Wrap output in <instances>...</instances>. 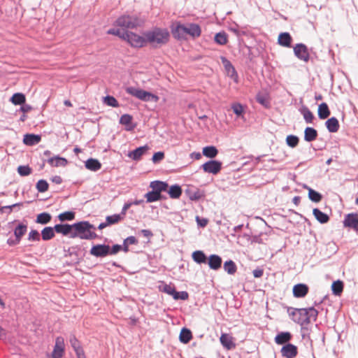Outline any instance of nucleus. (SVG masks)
<instances>
[{
	"instance_id": "0e129e2a",
	"label": "nucleus",
	"mask_w": 358,
	"mask_h": 358,
	"mask_svg": "<svg viewBox=\"0 0 358 358\" xmlns=\"http://www.w3.org/2000/svg\"><path fill=\"white\" fill-rule=\"evenodd\" d=\"M124 241L128 245H136L138 243L137 239L132 236L127 237Z\"/></svg>"
},
{
	"instance_id": "72a5a7b5",
	"label": "nucleus",
	"mask_w": 358,
	"mask_h": 358,
	"mask_svg": "<svg viewBox=\"0 0 358 358\" xmlns=\"http://www.w3.org/2000/svg\"><path fill=\"white\" fill-rule=\"evenodd\" d=\"M41 236L43 241H49L55 236V229L51 227H45L41 231Z\"/></svg>"
},
{
	"instance_id": "37998d69",
	"label": "nucleus",
	"mask_w": 358,
	"mask_h": 358,
	"mask_svg": "<svg viewBox=\"0 0 358 358\" xmlns=\"http://www.w3.org/2000/svg\"><path fill=\"white\" fill-rule=\"evenodd\" d=\"M148 203L157 201L161 199V194L152 190L145 194Z\"/></svg>"
},
{
	"instance_id": "052dcab7",
	"label": "nucleus",
	"mask_w": 358,
	"mask_h": 358,
	"mask_svg": "<svg viewBox=\"0 0 358 358\" xmlns=\"http://www.w3.org/2000/svg\"><path fill=\"white\" fill-rule=\"evenodd\" d=\"M164 157V153L163 152H155L152 156V162L154 163H157L162 160Z\"/></svg>"
},
{
	"instance_id": "2eb2a0df",
	"label": "nucleus",
	"mask_w": 358,
	"mask_h": 358,
	"mask_svg": "<svg viewBox=\"0 0 358 358\" xmlns=\"http://www.w3.org/2000/svg\"><path fill=\"white\" fill-rule=\"evenodd\" d=\"M220 341L222 346L227 350H231L236 348L234 338L228 334H222Z\"/></svg>"
},
{
	"instance_id": "a211bd4d",
	"label": "nucleus",
	"mask_w": 358,
	"mask_h": 358,
	"mask_svg": "<svg viewBox=\"0 0 358 358\" xmlns=\"http://www.w3.org/2000/svg\"><path fill=\"white\" fill-rule=\"evenodd\" d=\"M309 290L305 284H297L293 287V295L296 298H303L306 296Z\"/></svg>"
},
{
	"instance_id": "473e14b6",
	"label": "nucleus",
	"mask_w": 358,
	"mask_h": 358,
	"mask_svg": "<svg viewBox=\"0 0 358 358\" xmlns=\"http://www.w3.org/2000/svg\"><path fill=\"white\" fill-rule=\"evenodd\" d=\"M167 187V183L161 181H153L150 183V187L160 194L162 192L166 190Z\"/></svg>"
},
{
	"instance_id": "a878e982",
	"label": "nucleus",
	"mask_w": 358,
	"mask_h": 358,
	"mask_svg": "<svg viewBox=\"0 0 358 358\" xmlns=\"http://www.w3.org/2000/svg\"><path fill=\"white\" fill-rule=\"evenodd\" d=\"M278 43L284 47H290L292 42V37L287 32L280 34L278 39Z\"/></svg>"
},
{
	"instance_id": "8fccbe9b",
	"label": "nucleus",
	"mask_w": 358,
	"mask_h": 358,
	"mask_svg": "<svg viewBox=\"0 0 358 358\" xmlns=\"http://www.w3.org/2000/svg\"><path fill=\"white\" fill-rule=\"evenodd\" d=\"M48 183L45 180H39L36 183V189L39 192H45L48 189Z\"/></svg>"
},
{
	"instance_id": "a18cd8bd",
	"label": "nucleus",
	"mask_w": 358,
	"mask_h": 358,
	"mask_svg": "<svg viewBox=\"0 0 358 358\" xmlns=\"http://www.w3.org/2000/svg\"><path fill=\"white\" fill-rule=\"evenodd\" d=\"M124 218L120 214H114L106 217V220L108 225L115 224L122 220Z\"/></svg>"
},
{
	"instance_id": "f704fd0d",
	"label": "nucleus",
	"mask_w": 358,
	"mask_h": 358,
	"mask_svg": "<svg viewBox=\"0 0 358 358\" xmlns=\"http://www.w3.org/2000/svg\"><path fill=\"white\" fill-rule=\"evenodd\" d=\"M192 332L190 330H189L188 329H186V328H183L181 330L180 336H179L180 342H182L185 344L188 343L190 341V340L192 339Z\"/></svg>"
},
{
	"instance_id": "f03ea898",
	"label": "nucleus",
	"mask_w": 358,
	"mask_h": 358,
	"mask_svg": "<svg viewBox=\"0 0 358 358\" xmlns=\"http://www.w3.org/2000/svg\"><path fill=\"white\" fill-rule=\"evenodd\" d=\"M107 34L119 36L134 48L143 47L146 43L145 36H141L134 32L123 31L118 28L110 29L107 31Z\"/></svg>"
},
{
	"instance_id": "7ed1b4c3",
	"label": "nucleus",
	"mask_w": 358,
	"mask_h": 358,
	"mask_svg": "<svg viewBox=\"0 0 358 358\" xmlns=\"http://www.w3.org/2000/svg\"><path fill=\"white\" fill-rule=\"evenodd\" d=\"M95 227L89 222L83 221L73 224V231L71 238L78 237L81 239L92 240L96 237V234L92 231Z\"/></svg>"
},
{
	"instance_id": "0eeeda50",
	"label": "nucleus",
	"mask_w": 358,
	"mask_h": 358,
	"mask_svg": "<svg viewBox=\"0 0 358 358\" xmlns=\"http://www.w3.org/2000/svg\"><path fill=\"white\" fill-rule=\"evenodd\" d=\"M292 310L289 312V315L294 322L300 325L308 324V317L306 308H292Z\"/></svg>"
},
{
	"instance_id": "2f4dec72",
	"label": "nucleus",
	"mask_w": 358,
	"mask_h": 358,
	"mask_svg": "<svg viewBox=\"0 0 358 358\" xmlns=\"http://www.w3.org/2000/svg\"><path fill=\"white\" fill-rule=\"evenodd\" d=\"M330 115V110L326 103H322L318 107V116L320 119L327 118Z\"/></svg>"
},
{
	"instance_id": "09e8293b",
	"label": "nucleus",
	"mask_w": 358,
	"mask_h": 358,
	"mask_svg": "<svg viewBox=\"0 0 358 358\" xmlns=\"http://www.w3.org/2000/svg\"><path fill=\"white\" fill-rule=\"evenodd\" d=\"M332 292L336 295H339L343 289V282L340 280L334 282L331 286Z\"/></svg>"
},
{
	"instance_id": "4c0bfd02",
	"label": "nucleus",
	"mask_w": 358,
	"mask_h": 358,
	"mask_svg": "<svg viewBox=\"0 0 358 358\" xmlns=\"http://www.w3.org/2000/svg\"><path fill=\"white\" fill-rule=\"evenodd\" d=\"M224 269L228 274L234 275L236 272L237 267L232 260H228L224 264Z\"/></svg>"
},
{
	"instance_id": "f8f14e48",
	"label": "nucleus",
	"mask_w": 358,
	"mask_h": 358,
	"mask_svg": "<svg viewBox=\"0 0 358 358\" xmlns=\"http://www.w3.org/2000/svg\"><path fill=\"white\" fill-rule=\"evenodd\" d=\"M280 353L283 357L294 358L298 354V348L293 344L287 343L282 346Z\"/></svg>"
},
{
	"instance_id": "20e7f679",
	"label": "nucleus",
	"mask_w": 358,
	"mask_h": 358,
	"mask_svg": "<svg viewBox=\"0 0 358 358\" xmlns=\"http://www.w3.org/2000/svg\"><path fill=\"white\" fill-rule=\"evenodd\" d=\"M146 43L154 47H159L166 44L169 40V33L166 29L155 27L144 33Z\"/></svg>"
},
{
	"instance_id": "dca6fc26",
	"label": "nucleus",
	"mask_w": 358,
	"mask_h": 358,
	"mask_svg": "<svg viewBox=\"0 0 358 358\" xmlns=\"http://www.w3.org/2000/svg\"><path fill=\"white\" fill-rule=\"evenodd\" d=\"M207 260L210 269L217 271L221 268L222 259L219 255H210Z\"/></svg>"
},
{
	"instance_id": "c9c22d12",
	"label": "nucleus",
	"mask_w": 358,
	"mask_h": 358,
	"mask_svg": "<svg viewBox=\"0 0 358 358\" xmlns=\"http://www.w3.org/2000/svg\"><path fill=\"white\" fill-rule=\"evenodd\" d=\"M203 155L209 158H214L218 153L217 149L215 146H206L203 148Z\"/></svg>"
},
{
	"instance_id": "864d4df0",
	"label": "nucleus",
	"mask_w": 358,
	"mask_h": 358,
	"mask_svg": "<svg viewBox=\"0 0 358 358\" xmlns=\"http://www.w3.org/2000/svg\"><path fill=\"white\" fill-rule=\"evenodd\" d=\"M17 172L21 176H27L31 173V169L29 166H19Z\"/></svg>"
},
{
	"instance_id": "ea45409f",
	"label": "nucleus",
	"mask_w": 358,
	"mask_h": 358,
	"mask_svg": "<svg viewBox=\"0 0 358 358\" xmlns=\"http://www.w3.org/2000/svg\"><path fill=\"white\" fill-rule=\"evenodd\" d=\"M51 215L48 213H42L37 215L36 222L41 224H46L51 220Z\"/></svg>"
},
{
	"instance_id": "9b49d317",
	"label": "nucleus",
	"mask_w": 358,
	"mask_h": 358,
	"mask_svg": "<svg viewBox=\"0 0 358 358\" xmlns=\"http://www.w3.org/2000/svg\"><path fill=\"white\" fill-rule=\"evenodd\" d=\"M110 246L108 245H96L90 250V254L96 257H103L109 255Z\"/></svg>"
},
{
	"instance_id": "9d476101",
	"label": "nucleus",
	"mask_w": 358,
	"mask_h": 358,
	"mask_svg": "<svg viewBox=\"0 0 358 358\" xmlns=\"http://www.w3.org/2000/svg\"><path fill=\"white\" fill-rule=\"evenodd\" d=\"M221 61L224 65L227 75L237 83L238 82V73L231 62L224 57H221Z\"/></svg>"
},
{
	"instance_id": "13d9d810",
	"label": "nucleus",
	"mask_w": 358,
	"mask_h": 358,
	"mask_svg": "<svg viewBox=\"0 0 358 358\" xmlns=\"http://www.w3.org/2000/svg\"><path fill=\"white\" fill-rule=\"evenodd\" d=\"M28 240L31 241H40V234L38 231L32 229L29 234Z\"/></svg>"
},
{
	"instance_id": "1a4fd4ad",
	"label": "nucleus",
	"mask_w": 358,
	"mask_h": 358,
	"mask_svg": "<svg viewBox=\"0 0 358 358\" xmlns=\"http://www.w3.org/2000/svg\"><path fill=\"white\" fill-rule=\"evenodd\" d=\"M294 52L295 56L300 60L308 62L310 59L306 45L303 43H298L294 47Z\"/></svg>"
},
{
	"instance_id": "c756f323",
	"label": "nucleus",
	"mask_w": 358,
	"mask_h": 358,
	"mask_svg": "<svg viewBox=\"0 0 358 358\" xmlns=\"http://www.w3.org/2000/svg\"><path fill=\"white\" fill-rule=\"evenodd\" d=\"M313 213L316 220L322 224L327 223L329 220V217L328 216V215L322 212L318 208H314L313 210Z\"/></svg>"
},
{
	"instance_id": "f257e3e1",
	"label": "nucleus",
	"mask_w": 358,
	"mask_h": 358,
	"mask_svg": "<svg viewBox=\"0 0 358 358\" xmlns=\"http://www.w3.org/2000/svg\"><path fill=\"white\" fill-rule=\"evenodd\" d=\"M171 33L178 40L187 39V36L196 38L201 36V29L198 24L176 22L171 26Z\"/></svg>"
},
{
	"instance_id": "c85d7f7f",
	"label": "nucleus",
	"mask_w": 358,
	"mask_h": 358,
	"mask_svg": "<svg viewBox=\"0 0 358 358\" xmlns=\"http://www.w3.org/2000/svg\"><path fill=\"white\" fill-rule=\"evenodd\" d=\"M192 257L193 260L197 264H205L207 262V257L204 252L201 250H196L192 255Z\"/></svg>"
},
{
	"instance_id": "39448f33",
	"label": "nucleus",
	"mask_w": 358,
	"mask_h": 358,
	"mask_svg": "<svg viewBox=\"0 0 358 358\" xmlns=\"http://www.w3.org/2000/svg\"><path fill=\"white\" fill-rule=\"evenodd\" d=\"M143 24V21L136 15H122L115 20L113 24L115 27L122 28L124 31L126 29L137 28Z\"/></svg>"
},
{
	"instance_id": "423d86ee",
	"label": "nucleus",
	"mask_w": 358,
	"mask_h": 358,
	"mask_svg": "<svg viewBox=\"0 0 358 358\" xmlns=\"http://www.w3.org/2000/svg\"><path fill=\"white\" fill-rule=\"evenodd\" d=\"M126 92L129 94L132 95L143 101H153L157 102L159 100L158 96L139 88L129 87H127Z\"/></svg>"
},
{
	"instance_id": "cd10ccee",
	"label": "nucleus",
	"mask_w": 358,
	"mask_h": 358,
	"mask_svg": "<svg viewBox=\"0 0 358 358\" xmlns=\"http://www.w3.org/2000/svg\"><path fill=\"white\" fill-rule=\"evenodd\" d=\"M48 162L52 166H65L67 164V160L65 158L59 156L53 157L48 160Z\"/></svg>"
},
{
	"instance_id": "e2e57ef3",
	"label": "nucleus",
	"mask_w": 358,
	"mask_h": 358,
	"mask_svg": "<svg viewBox=\"0 0 358 358\" xmlns=\"http://www.w3.org/2000/svg\"><path fill=\"white\" fill-rule=\"evenodd\" d=\"M132 206V203H131V202H127V203H125L124 205L122 207V211L121 213H120V215H122V217L123 218H124L125 215H126V213H127V210Z\"/></svg>"
},
{
	"instance_id": "6e6d98bb",
	"label": "nucleus",
	"mask_w": 358,
	"mask_h": 358,
	"mask_svg": "<svg viewBox=\"0 0 358 358\" xmlns=\"http://www.w3.org/2000/svg\"><path fill=\"white\" fill-rule=\"evenodd\" d=\"M104 103L107 104L108 106H112V107H118L119 103L116 99L112 96H106L104 97Z\"/></svg>"
},
{
	"instance_id": "f3484780",
	"label": "nucleus",
	"mask_w": 358,
	"mask_h": 358,
	"mask_svg": "<svg viewBox=\"0 0 358 358\" xmlns=\"http://www.w3.org/2000/svg\"><path fill=\"white\" fill-rule=\"evenodd\" d=\"M69 342L71 347L76 352L78 358H86L84 351L80 345V342L78 341L75 336H71Z\"/></svg>"
},
{
	"instance_id": "4d7b16f0",
	"label": "nucleus",
	"mask_w": 358,
	"mask_h": 358,
	"mask_svg": "<svg viewBox=\"0 0 358 358\" xmlns=\"http://www.w3.org/2000/svg\"><path fill=\"white\" fill-rule=\"evenodd\" d=\"M188 297H189V294H188V293L187 292H185V291H182V292H177V291H176L173 298L175 300H178V299L187 300L188 299Z\"/></svg>"
},
{
	"instance_id": "49530a36",
	"label": "nucleus",
	"mask_w": 358,
	"mask_h": 358,
	"mask_svg": "<svg viewBox=\"0 0 358 358\" xmlns=\"http://www.w3.org/2000/svg\"><path fill=\"white\" fill-rule=\"evenodd\" d=\"M301 113H302L303 118L306 123L310 124L313 122V119H314V115H313V113L308 108H304L301 110Z\"/></svg>"
},
{
	"instance_id": "412c9836",
	"label": "nucleus",
	"mask_w": 358,
	"mask_h": 358,
	"mask_svg": "<svg viewBox=\"0 0 358 358\" xmlns=\"http://www.w3.org/2000/svg\"><path fill=\"white\" fill-rule=\"evenodd\" d=\"M41 140L39 135L27 134L24 136L23 143L27 145H34L38 144Z\"/></svg>"
},
{
	"instance_id": "5fc2aeb1",
	"label": "nucleus",
	"mask_w": 358,
	"mask_h": 358,
	"mask_svg": "<svg viewBox=\"0 0 358 358\" xmlns=\"http://www.w3.org/2000/svg\"><path fill=\"white\" fill-rule=\"evenodd\" d=\"M231 109L238 117H240L243 114V107L241 103H233L231 105Z\"/></svg>"
},
{
	"instance_id": "6ab92c4d",
	"label": "nucleus",
	"mask_w": 358,
	"mask_h": 358,
	"mask_svg": "<svg viewBox=\"0 0 358 358\" xmlns=\"http://www.w3.org/2000/svg\"><path fill=\"white\" fill-rule=\"evenodd\" d=\"M148 145L141 146L139 148H137L133 151H131L128 153L127 156L132 159L133 160L138 161L141 159V157L145 154V152L148 150Z\"/></svg>"
},
{
	"instance_id": "7c9ffc66",
	"label": "nucleus",
	"mask_w": 358,
	"mask_h": 358,
	"mask_svg": "<svg viewBox=\"0 0 358 358\" xmlns=\"http://www.w3.org/2000/svg\"><path fill=\"white\" fill-rule=\"evenodd\" d=\"M27 231V225L24 223L19 224L14 229V235L15 238L21 241L22 237Z\"/></svg>"
},
{
	"instance_id": "603ef678",
	"label": "nucleus",
	"mask_w": 358,
	"mask_h": 358,
	"mask_svg": "<svg viewBox=\"0 0 358 358\" xmlns=\"http://www.w3.org/2000/svg\"><path fill=\"white\" fill-rule=\"evenodd\" d=\"M75 218V213L71 211H66L59 215V219L61 221L73 220Z\"/></svg>"
},
{
	"instance_id": "393cba45",
	"label": "nucleus",
	"mask_w": 358,
	"mask_h": 358,
	"mask_svg": "<svg viewBox=\"0 0 358 358\" xmlns=\"http://www.w3.org/2000/svg\"><path fill=\"white\" fill-rule=\"evenodd\" d=\"M85 167L92 171H96L101 168V164L98 159L90 158L85 162Z\"/></svg>"
},
{
	"instance_id": "e433bc0d",
	"label": "nucleus",
	"mask_w": 358,
	"mask_h": 358,
	"mask_svg": "<svg viewBox=\"0 0 358 358\" xmlns=\"http://www.w3.org/2000/svg\"><path fill=\"white\" fill-rule=\"evenodd\" d=\"M10 101L14 105H22L25 103L26 98L22 93H15L10 98Z\"/></svg>"
},
{
	"instance_id": "de8ad7c7",
	"label": "nucleus",
	"mask_w": 358,
	"mask_h": 358,
	"mask_svg": "<svg viewBox=\"0 0 358 358\" xmlns=\"http://www.w3.org/2000/svg\"><path fill=\"white\" fill-rule=\"evenodd\" d=\"M307 317H308V324L311 320L316 321L318 315V311L313 307L306 308Z\"/></svg>"
},
{
	"instance_id": "58836bf2",
	"label": "nucleus",
	"mask_w": 358,
	"mask_h": 358,
	"mask_svg": "<svg viewBox=\"0 0 358 358\" xmlns=\"http://www.w3.org/2000/svg\"><path fill=\"white\" fill-rule=\"evenodd\" d=\"M214 40L216 43L223 45L228 42V36L224 31L219 32L215 34Z\"/></svg>"
},
{
	"instance_id": "b1692460",
	"label": "nucleus",
	"mask_w": 358,
	"mask_h": 358,
	"mask_svg": "<svg viewBox=\"0 0 358 358\" xmlns=\"http://www.w3.org/2000/svg\"><path fill=\"white\" fill-rule=\"evenodd\" d=\"M133 117L129 114H124L120 117V123L122 125H125L126 130L131 131L134 129L135 125H132Z\"/></svg>"
},
{
	"instance_id": "bb28decb",
	"label": "nucleus",
	"mask_w": 358,
	"mask_h": 358,
	"mask_svg": "<svg viewBox=\"0 0 358 358\" xmlns=\"http://www.w3.org/2000/svg\"><path fill=\"white\" fill-rule=\"evenodd\" d=\"M317 137V131L313 127H306L304 131V140L307 142L315 141Z\"/></svg>"
},
{
	"instance_id": "338daca9",
	"label": "nucleus",
	"mask_w": 358,
	"mask_h": 358,
	"mask_svg": "<svg viewBox=\"0 0 358 358\" xmlns=\"http://www.w3.org/2000/svg\"><path fill=\"white\" fill-rule=\"evenodd\" d=\"M252 274L255 278H261L264 274V270L262 268H256L253 270Z\"/></svg>"
},
{
	"instance_id": "774afa93",
	"label": "nucleus",
	"mask_w": 358,
	"mask_h": 358,
	"mask_svg": "<svg viewBox=\"0 0 358 358\" xmlns=\"http://www.w3.org/2000/svg\"><path fill=\"white\" fill-rule=\"evenodd\" d=\"M20 242V241L19 239H17V238H8L7 240V243L10 245V246H14V245H16L17 244H19Z\"/></svg>"
},
{
	"instance_id": "3c124183",
	"label": "nucleus",
	"mask_w": 358,
	"mask_h": 358,
	"mask_svg": "<svg viewBox=\"0 0 358 358\" xmlns=\"http://www.w3.org/2000/svg\"><path fill=\"white\" fill-rule=\"evenodd\" d=\"M287 144L291 148H295L299 143V138L296 136L289 135L286 138Z\"/></svg>"
},
{
	"instance_id": "bf43d9fd",
	"label": "nucleus",
	"mask_w": 358,
	"mask_h": 358,
	"mask_svg": "<svg viewBox=\"0 0 358 358\" xmlns=\"http://www.w3.org/2000/svg\"><path fill=\"white\" fill-rule=\"evenodd\" d=\"M23 205L22 203H16L10 206H5L0 208V211L4 212V210H8V213H10L13 208L17 206H22Z\"/></svg>"
},
{
	"instance_id": "c03bdc74",
	"label": "nucleus",
	"mask_w": 358,
	"mask_h": 358,
	"mask_svg": "<svg viewBox=\"0 0 358 358\" xmlns=\"http://www.w3.org/2000/svg\"><path fill=\"white\" fill-rule=\"evenodd\" d=\"M307 188L308 189V197L312 201L318 203L322 200V196L321 194L310 187Z\"/></svg>"
},
{
	"instance_id": "69168bd1",
	"label": "nucleus",
	"mask_w": 358,
	"mask_h": 358,
	"mask_svg": "<svg viewBox=\"0 0 358 358\" xmlns=\"http://www.w3.org/2000/svg\"><path fill=\"white\" fill-rule=\"evenodd\" d=\"M122 250V245H113L112 248H110V253L109 255H115L119 251Z\"/></svg>"
},
{
	"instance_id": "6e6552de",
	"label": "nucleus",
	"mask_w": 358,
	"mask_h": 358,
	"mask_svg": "<svg viewBox=\"0 0 358 358\" xmlns=\"http://www.w3.org/2000/svg\"><path fill=\"white\" fill-rule=\"evenodd\" d=\"M222 162L216 160H210L201 165L205 173L217 174L222 169Z\"/></svg>"
},
{
	"instance_id": "5701e85b",
	"label": "nucleus",
	"mask_w": 358,
	"mask_h": 358,
	"mask_svg": "<svg viewBox=\"0 0 358 358\" xmlns=\"http://www.w3.org/2000/svg\"><path fill=\"white\" fill-rule=\"evenodd\" d=\"M328 131L331 133H335L339 129V122L337 118L332 117L325 122Z\"/></svg>"
},
{
	"instance_id": "ddd939ff",
	"label": "nucleus",
	"mask_w": 358,
	"mask_h": 358,
	"mask_svg": "<svg viewBox=\"0 0 358 358\" xmlns=\"http://www.w3.org/2000/svg\"><path fill=\"white\" fill-rule=\"evenodd\" d=\"M64 352V340L62 337H57L52 352V358H62Z\"/></svg>"
},
{
	"instance_id": "4be33fe9",
	"label": "nucleus",
	"mask_w": 358,
	"mask_h": 358,
	"mask_svg": "<svg viewBox=\"0 0 358 358\" xmlns=\"http://www.w3.org/2000/svg\"><path fill=\"white\" fill-rule=\"evenodd\" d=\"M55 231L59 234H62L64 236L71 234L73 231V224L70 225L68 224H58L54 227Z\"/></svg>"
},
{
	"instance_id": "680f3d73",
	"label": "nucleus",
	"mask_w": 358,
	"mask_h": 358,
	"mask_svg": "<svg viewBox=\"0 0 358 358\" xmlns=\"http://www.w3.org/2000/svg\"><path fill=\"white\" fill-rule=\"evenodd\" d=\"M256 99L258 103L263 106H266L268 103L266 97L262 94H258L256 96Z\"/></svg>"
},
{
	"instance_id": "a19ab883",
	"label": "nucleus",
	"mask_w": 358,
	"mask_h": 358,
	"mask_svg": "<svg viewBox=\"0 0 358 358\" xmlns=\"http://www.w3.org/2000/svg\"><path fill=\"white\" fill-rule=\"evenodd\" d=\"M159 289L160 291H162L164 293H166L167 294L171 295L173 297L175 292H176L175 287L172 284L168 285L166 283H163L162 285H160L159 287Z\"/></svg>"
},
{
	"instance_id": "79ce46f5",
	"label": "nucleus",
	"mask_w": 358,
	"mask_h": 358,
	"mask_svg": "<svg viewBox=\"0 0 358 358\" xmlns=\"http://www.w3.org/2000/svg\"><path fill=\"white\" fill-rule=\"evenodd\" d=\"M169 194L173 199L179 198L182 194L181 187L177 185H172L169 189Z\"/></svg>"
},
{
	"instance_id": "aec40b11",
	"label": "nucleus",
	"mask_w": 358,
	"mask_h": 358,
	"mask_svg": "<svg viewBox=\"0 0 358 358\" xmlns=\"http://www.w3.org/2000/svg\"><path fill=\"white\" fill-rule=\"evenodd\" d=\"M292 334L288 331H282L279 334H278L274 341L276 344L278 345H285L289 343V341L292 339Z\"/></svg>"
},
{
	"instance_id": "4468645a",
	"label": "nucleus",
	"mask_w": 358,
	"mask_h": 358,
	"mask_svg": "<svg viewBox=\"0 0 358 358\" xmlns=\"http://www.w3.org/2000/svg\"><path fill=\"white\" fill-rule=\"evenodd\" d=\"M345 227L352 228L356 231H358V214L350 213L348 214L343 220Z\"/></svg>"
}]
</instances>
